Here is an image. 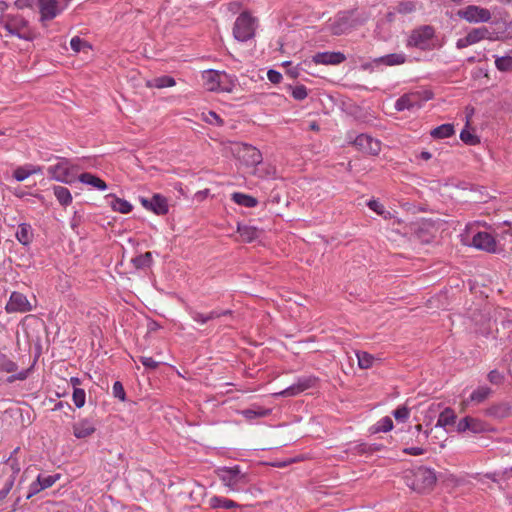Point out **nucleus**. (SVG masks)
<instances>
[{
	"label": "nucleus",
	"mask_w": 512,
	"mask_h": 512,
	"mask_svg": "<svg viewBox=\"0 0 512 512\" xmlns=\"http://www.w3.org/2000/svg\"><path fill=\"white\" fill-rule=\"evenodd\" d=\"M59 161L48 167L47 172L51 179L71 184L75 181L74 163L68 158H58Z\"/></svg>",
	"instance_id": "3"
},
{
	"label": "nucleus",
	"mask_w": 512,
	"mask_h": 512,
	"mask_svg": "<svg viewBox=\"0 0 512 512\" xmlns=\"http://www.w3.org/2000/svg\"><path fill=\"white\" fill-rule=\"evenodd\" d=\"M458 432L469 431V416L462 418L457 424Z\"/></svg>",
	"instance_id": "60"
},
{
	"label": "nucleus",
	"mask_w": 512,
	"mask_h": 512,
	"mask_svg": "<svg viewBox=\"0 0 512 512\" xmlns=\"http://www.w3.org/2000/svg\"><path fill=\"white\" fill-rule=\"evenodd\" d=\"M495 66L499 71H502V72L512 71V57L511 56H503V57L496 58Z\"/></svg>",
	"instance_id": "38"
},
{
	"label": "nucleus",
	"mask_w": 512,
	"mask_h": 512,
	"mask_svg": "<svg viewBox=\"0 0 512 512\" xmlns=\"http://www.w3.org/2000/svg\"><path fill=\"white\" fill-rule=\"evenodd\" d=\"M78 180L86 185L93 187L96 190L104 191L107 189V184L104 180L91 173H82L79 175Z\"/></svg>",
	"instance_id": "17"
},
{
	"label": "nucleus",
	"mask_w": 512,
	"mask_h": 512,
	"mask_svg": "<svg viewBox=\"0 0 512 512\" xmlns=\"http://www.w3.org/2000/svg\"><path fill=\"white\" fill-rule=\"evenodd\" d=\"M486 415L495 418H505L510 414V406L507 403H498L486 409Z\"/></svg>",
	"instance_id": "25"
},
{
	"label": "nucleus",
	"mask_w": 512,
	"mask_h": 512,
	"mask_svg": "<svg viewBox=\"0 0 512 512\" xmlns=\"http://www.w3.org/2000/svg\"><path fill=\"white\" fill-rule=\"evenodd\" d=\"M488 381L494 385H500L504 381V375L498 370H491L487 375Z\"/></svg>",
	"instance_id": "50"
},
{
	"label": "nucleus",
	"mask_w": 512,
	"mask_h": 512,
	"mask_svg": "<svg viewBox=\"0 0 512 512\" xmlns=\"http://www.w3.org/2000/svg\"><path fill=\"white\" fill-rule=\"evenodd\" d=\"M112 391H113V395L114 397L120 399L121 401H124L125 400V391H124V387L123 385L121 384V382L119 381H116L114 384H113V388H112Z\"/></svg>",
	"instance_id": "54"
},
{
	"label": "nucleus",
	"mask_w": 512,
	"mask_h": 512,
	"mask_svg": "<svg viewBox=\"0 0 512 512\" xmlns=\"http://www.w3.org/2000/svg\"><path fill=\"white\" fill-rule=\"evenodd\" d=\"M70 46L72 48L73 51L75 52H80V51H85V52H88L91 47L88 45V43L84 40H82L81 38L79 37H73L70 41Z\"/></svg>",
	"instance_id": "40"
},
{
	"label": "nucleus",
	"mask_w": 512,
	"mask_h": 512,
	"mask_svg": "<svg viewBox=\"0 0 512 512\" xmlns=\"http://www.w3.org/2000/svg\"><path fill=\"white\" fill-rule=\"evenodd\" d=\"M232 200L235 203L248 208L255 207L258 203V201L254 197L239 192H235L232 194Z\"/></svg>",
	"instance_id": "31"
},
{
	"label": "nucleus",
	"mask_w": 512,
	"mask_h": 512,
	"mask_svg": "<svg viewBox=\"0 0 512 512\" xmlns=\"http://www.w3.org/2000/svg\"><path fill=\"white\" fill-rule=\"evenodd\" d=\"M454 126L452 124H442L431 131V136L435 139H444L454 134Z\"/></svg>",
	"instance_id": "30"
},
{
	"label": "nucleus",
	"mask_w": 512,
	"mask_h": 512,
	"mask_svg": "<svg viewBox=\"0 0 512 512\" xmlns=\"http://www.w3.org/2000/svg\"><path fill=\"white\" fill-rule=\"evenodd\" d=\"M38 479L40 480L41 482V486H43V489H47V488H50L51 486H53L56 481H58L60 479V475L59 474H54V475H38Z\"/></svg>",
	"instance_id": "43"
},
{
	"label": "nucleus",
	"mask_w": 512,
	"mask_h": 512,
	"mask_svg": "<svg viewBox=\"0 0 512 512\" xmlns=\"http://www.w3.org/2000/svg\"><path fill=\"white\" fill-rule=\"evenodd\" d=\"M13 486H14V477L9 478L5 482L3 488L0 490V501L4 500L8 496V494L10 493Z\"/></svg>",
	"instance_id": "55"
},
{
	"label": "nucleus",
	"mask_w": 512,
	"mask_h": 512,
	"mask_svg": "<svg viewBox=\"0 0 512 512\" xmlns=\"http://www.w3.org/2000/svg\"><path fill=\"white\" fill-rule=\"evenodd\" d=\"M140 203L144 208L157 215H165L169 210L167 198L161 194H154L151 199L141 197Z\"/></svg>",
	"instance_id": "11"
},
{
	"label": "nucleus",
	"mask_w": 512,
	"mask_h": 512,
	"mask_svg": "<svg viewBox=\"0 0 512 512\" xmlns=\"http://www.w3.org/2000/svg\"><path fill=\"white\" fill-rule=\"evenodd\" d=\"M8 465L10 466V468L12 470V475L10 476V478H12V477L15 478L16 474L20 471V467H19L17 461L9 459Z\"/></svg>",
	"instance_id": "62"
},
{
	"label": "nucleus",
	"mask_w": 512,
	"mask_h": 512,
	"mask_svg": "<svg viewBox=\"0 0 512 512\" xmlns=\"http://www.w3.org/2000/svg\"><path fill=\"white\" fill-rule=\"evenodd\" d=\"M237 155L247 166H256L262 161L261 152L248 144H241L237 148Z\"/></svg>",
	"instance_id": "12"
},
{
	"label": "nucleus",
	"mask_w": 512,
	"mask_h": 512,
	"mask_svg": "<svg viewBox=\"0 0 512 512\" xmlns=\"http://www.w3.org/2000/svg\"><path fill=\"white\" fill-rule=\"evenodd\" d=\"M434 34V28L429 25H424L414 29L407 40V46L416 47L421 50L431 49L433 47L432 40Z\"/></svg>",
	"instance_id": "5"
},
{
	"label": "nucleus",
	"mask_w": 512,
	"mask_h": 512,
	"mask_svg": "<svg viewBox=\"0 0 512 512\" xmlns=\"http://www.w3.org/2000/svg\"><path fill=\"white\" fill-rule=\"evenodd\" d=\"M348 29H349L348 22L344 18L334 21L330 26V30L334 35L344 34L347 32Z\"/></svg>",
	"instance_id": "37"
},
{
	"label": "nucleus",
	"mask_w": 512,
	"mask_h": 512,
	"mask_svg": "<svg viewBox=\"0 0 512 512\" xmlns=\"http://www.w3.org/2000/svg\"><path fill=\"white\" fill-rule=\"evenodd\" d=\"M15 5L19 8V9H23L25 7H28L30 6V4L28 3V0H17L15 2Z\"/></svg>",
	"instance_id": "63"
},
{
	"label": "nucleus",
	"mask_w": 512,
	"mask_h": 512,
	"mask_svg": "<svg viewBox=\"0 0 512 512\" xmlns=\"http://www.w3.org/2000/svg\"><path fill=\"white\" fill-rule=\"evenodd\" d=\"M410 415V410L406 406H399L393 411V416L397 421L405 422Z\"/></svg>",
	"instance_id": "47"
},
{
	"label": "nucleus",
	"mask_w": 512,
	"mask_h": 512,
	"mask_svg": "<svg viewBox=\"0 0 512 512\" xmlns=\"http://www.w3.org/2000/svg\"><path fill=\"white\" fill-rule=\"evenodd\" d=\"M346 60L341 52H318L312 57L316 65H339Z\"/></svg>",
	"instance_id": "13"
},
{
	"label": "nucleus",
	"mask_w": 512,
	"mask_h": 512,
	"mask_svg": "<svg viewBox=\"0 0 512 512\" xmlns=\"http://www.w3.org/2000/svg\"><path fill=\"white\" fill-rule=\"evenodd\" d=\"M254 19L248 13H242L234 24V37L239 41H247L254 36Z\"/></svg>",
	"instance_id": "7"
},
{
	"label": "nucleus",
	"mask_w": 512,
	"mask_h": 512,
	"mask_svg": "<svg viewBox=\"0 0 512 512\" xmlns=\"http://www.w3.org/2000/svg\"><path fill=\"white\" fill-rule=\"evenodd\" d=\"M392 429H393L392 419L389 416H385L370 427V432L372 434H377L380 432H389Z\"/></svg>",
	"instance_id": "28"
},
{
	"label": "nucleus",
	"mask_w": 512,
	"mask_h": 512,
	"mask_svg": "<svg viewBox=\"0 0 512 512\" xmlns=\"http://www.w3.org/2000/svg\"><path fill=\"white\" fill-rule=\"evenodd\" d=\"M406 62V55L404 53H392L375 59V63L383 64L386 66L401 65Z\"/></svg>",
	"instance_id": "23"
},
{
	"label": "nucleus",
	"mask_w": 512,
	"mask_h": 512,
	"mask_svg": "<svg viewBox=\"0 0 512 512\" xmlns=\"http://www.w3.org/2000/svg\"><path fill=\"white\" fill-rule=\"evenodd\" d=\"M208 505L211 509H234L239 507L235 501L217 495L208 500Z\"/></svg>",
	"instance_id": "18"
},
{
	"label": "nucleus",
	"mask_w": 512,
	"mask_h": 512,
	"mask_svg": "<svg viewBox=\"0 0 512 512\" xmlns=\"http://www.w3.org/2000/svg\"><path fill=\"white\" fill-rule=\"evenodd\" d=\"M458 15L470 23L488 22L491 19V13L488 9L475 5H469L459 10Z\"/></svg>",
	"instance_id": "9"
},
{
	"label": "nucleus",
	"mask_w": 512,
	"mask_h": 512,
	"mask_svg": "<svg viewBox=\"0 0 512 512\" xmlns=\"http://www.w3.org/2000/svg\"><path fill=\"white\" fill-rule=\"evenodd\" d=\"M218 476L229 491H237L239 484L247 483L246 474L241 473L238 466L221 468Z\"/></svg>",
	"instance_id": "6"
},
{
	"label": "nucleus",
	"mask_w": 512,
	"mask_h": 512,
	"mask_svg": "<svg viewBox=\"0 0 512 512\" xmlns=\"http://www.w3.org/2000/svg\"><path fill=\"white\" fill-rule=\"evenodd\" d=\"M456 414L451 408H446L443 410L437 420L435 427L444 428L446 426H450L455 423Z\"/></svg>",
	"instance_id": "27"
},
{
	"label": "nucleus",
	"mask_w": 512,
	"mask_h": 512,
	"mask_svg": "<svg viewBox=\"0 0 512 512\" xmlns=\"http://www.w3.org/2000/svg\"><path fill=\"white\" fill-rule=\"evenodd\" d=\"M247 420L254 418L266 417L271 413L270 409L262 408L260 406H253L252 408L242 410L240 412Z\"/></svg>",
	"instance_id": "29"
},
{
	"label": "nucleus",
	"mask_w": 512,
	"mask_h": 512,
	"mask_svg": "<svg viewBox=\"0 0 512 512\" xmlns=\"http://www.w3.org/2000/svg\"><path fill=\"white\" fill-rule=\"evenodd\" d=\"M238 232H239L240 236L242 237V239L246 242L253 241L258 235L257 230L255 228L249 227V226L238 227Z\"/></svg>",
	"instance_id": "39"
},
{
	"label": "nucleus",
	"mask_w": 512,
	"mask_h": 512,
	"mask_svg": "<svg viewBox=\"0 0 512 512\" xmlns=\"http://www.w3.org/2000/svg\"><path fill=\"white\" fill-rule=\"evenodd\" d=\"M53 192L60 205L66 207L72 203V195L68 188L64 186H54Z\"/></svg>",
	"instance_id": "26"
},
{
	"label": "nucleus",
	"mask_w": 512,
	"mask_h": 512,
	"mask_svg": "<svg viewBox=\"0 0 512 512\" xmlns=\"http://www.w3.org/2000/svg\"><path fill=\"white\" fill-rule=\"evenodd\" d=\"M460 139L468 145H476L480 142L479 138L468 129H463L460 133Z\"/></svg>",
	"instance_id": "44"
},
{
	"label": "nucleus",
	"mask_w": 512,
	"mask_h": 512,
	"mask_svg": "<svg viewBox=\"0 0 512 512\" xmlns=\"http://www.w3.org/2000/svg\"><path fill=\"white\" fill-rule=\"evenodd\" d=\"M267 78L271 83L278 84L282 80V75L278 71L269 70L267 72Z\"/></svg>",
	"instance_id": "56"
},
{
	"label": "nucleus",
	"mask_w": 512,
	"mask_h": 512,
	"mask_svg": "<svg viewBox=\"0 0 512 512\" xmlns=\"http://www.w3.org/2000/svg\"><path fill=\"white\" fill-rule=\"evenodd\" d=\"M491 394H492L491 388H489L488 386H480L470 394L469 398L467 399L466 402H464V404H466V403L480 404V403L484 402L486 399H488Z\"/></svg>",
	"instance_id": "21"
},
{
	"label": "nucleus",
	"mask_w": 512,
	"mask_h": 512,
	"mask_svg": "<svg viewBox=\"0 0 512 512\" xmlns=\"http://www.w3.org/2000/svg\"><path fill=\"white\" fill-rule=\"evenodd\" d=\"M403 452L408 455L420 456L425 453V450L422 447H410L405 448Z\"/></svg>",
	"instance_id": "59"
},
{
	"label": "nucleus",
	"mask_w": 512,
	"mask_h": 512,
	"mask_svg": "<svg viewBox=\"0 0 512 512\" xmlns=\"http://www.w3.org/2000/svg\"><path fill=\"white\" fill-rule=\"evenodd\" d=\"M43 489V486H41L40 480L37 478L34 482H32L28 489V494L26 495V499L32 498L34 495L41 492Z\"/></svg>",
	"instance_id": "52"
},
{
	"label": "nucleus",
	"mask_w": 512,
	"mask_h": 512,
	"mask_svg": "<svg viewBox=\"0 0 512 512\" xmlns=\"http://www.w3.org/2000/svg\"><path fill=\"white\" fill-rule=\"evenodd\" d=\"M139 361L142 363V365L147 369H156L159 366V362L154 360L152 357L147 356H141L139 357Z\"/></svg>",
	"instance_id": "53"
},
{
	"label": "nucleus",
	"mask_w": 512,
	"mask_h": 512,
	"mask_svg": "<svg viewBox=\"0 0 512 512\" xmlns=\"http://www.w3.org/2000/svg\"><path fill=\"white\" fill-rule=\"evenodd\" d=\"M17 240L23 245H29L33 240V229L31 225L22 223L18 226L16 231Z\"/></svg>",
	"instance_id": "22"
},
{
	"label": "nucleus",
	"mask_w": 512,
	"mask_h": 512,
	"mask_svg": "<svg viewBox=\"0 0 512 512\" xmlns=\"http://www.w3.org/2000/svg\"><path fill=\"white\" fill-rule=\"evenodd\" d=\"M358 365L361 369H369L372 367L375 358L367 352H357Z\"/></svg>",
	"instance_id": "36"
},
{
	"label": "nucleus",
	"mask_w": 512,
	"mask_h": 512,
	"mask_svg": "<svg viewBox=\"0 0 512 512\" xmlns=\"http://www.w3.org/2000/svg\"><path fill=\"white\" fill-rule=\"evenodd\" d=\"M469 431L473 433H482L486 431V424L478 418L469 416Z\"/></svg>",
	"instance_id": "42"
},
{
	"label": "nucleus",
	"mask_w": 512,
	"mask_h": 512,
	"mask_svg": "<svg viewBox=\"0 0 512 512\" xmlns=\"http://www.w3.org/2000/svg\"><path fill=\"white\" fill-rule=\"evenodd\" d=\"M175 84L176 82L174 78L170 76H160L152 79L151 81H148L147 86L161 89L166 87H172Z\"/></svg>",
	"instance_id": "33"
},
{
	"label": "nucleus",
	"mask_w": 512,
	"mask_h": 512,
	"mask_svg": "<svg viewBox=\"0 0 512 512\" xmlns=\"http://www.w3.org/2000/svg\"><path fill=\"white\" fill-rule=\"evenodd\" d=\"M191 317L195 322H198L200 324H205L208 322L207 314H203L197 311H192Z\"/></svg>",
	"instance_id": "58"
},
{
	"label": "nucleus",
	"mask_w": 512,
	"mask_h": 512,
	"mask_svg": "<svg viewBox=\"0 0 512 512\" xmlns=\"http://www.w3.org/2000/svg\"><path fill=\"white\" fill-rule=\"evenodd\" d=\"M431 432H432V429L430 431L426 430L423 433L417 434L416 435V442L418 444H420V445L426 444L428 442V440H429V435H430Z\"/></svg>",
	"instance_id": "61"
},
{
	"label": "nucleus",
	"mask_w": 512,
	"mask_h": 512,
	"mask_svg": "<svg viewBox=\"0 0 512 512\" xmlns=\"http://www.w3.org/2000/svg\"><path fill=\"white\" fill-rule=\"evenodd\" d=\"M70 0H38L39 21L43 26L59 16L68 6Z\"/></svg>",
	"instance_id": "4"
},
{
	"label": "nucleus",
	"mask_w": 512,
	"mask_h": 512,
	"mask_svg": "<svg viewBox=\"0 0 512 512\" xmlns=\"http://www.w3.org/2000/svg\"><path fill=\"white\" fill-rule=\"evenodd\" d=\"M73 402L77 408L85 405L86 393L81 388H75L72 395Z\"/></svg>",
	"instance_id": "45"
},
{
	"label": "nucleus",
	"mask_w": 512,
	"mask_h": 512,
	"mask_svg": "<svg viewBox=\"0 0 512 512\" xmlns=\"http://www.w3.org/2000/svg\"><path fill=\"white\" fill-rule=\"evenodd\" d=\"M367 205L372 211L376 212L378 215L384 216V218H387V215H390L389 212H386L384 206L377 200H370Z\"/></svg>",
	"instance_id": "48"
},
{
	"label": "nucleus",
	"mask_w": 512,
	"mask_h": 512,
	"mask_svg": "<svg viewBox=\"0 0 512 512\" xmlns=\"http://www.w3.org/2000/svg\"><path fill=\"white\" fill-rule=\"evenodd\" d=\"M0 368L6 372H14L17 370V365L16 363H14L13 361L7 359L3 354H2V359L0 360Z\"/></svg>",
	"instance_id": "51"
},
{
	"label": "nucleus",
	"mask_w": 512,
	"mask_h": 512,
	"mask_svg": "<svg viewBox=\"0 0 512 512\" xmlns=\"http://www.w3.org/2000/svg\"><path fill=\"white\" fill-rule=\"evenodd\" d=\"M132 263L137 269H144L150 267L152 264V253L145 252L144 254L138 255L132 259Z\"/></svg>",
	"instance_id": "34"
},
{
	"label": "nucleus",
	"mask_w": 512,
	"mask_h": 512,
	"mask_svg": "<svg viewBox=\"0 0 512 512\" xmlns=\"http://www.w3.org/2000/svg\"><path fill=\"white\" fill-rule=\"evenodd\" d=\"M231 314H232L231 310H224V311L213 310V311L207 313V318H208V321H210V320L219 318L221 316H226V315H231Z\"/></svg>",
	"instance_id": "57"
},
{
	"label": "nucleus",
	"mask_w": 512,
	"mask_h": 512,
	"mask_svg": "<svg viewBox=\"0 0 512 512\" xmlns=\"http://www.w3.org/2000/svg\"><path fill=\"white\" fill-rule=\"evenodd\" d=\"M73 435L77 439H85L93 435L96 431L94 423L89 419H81L73 424Z\"/></svg>",
	"instance_id": "15"
},
{
	"label": "nucleus",
	"mask_w": 512,
	"mask_h": 512,
	"mask_svg": "<svg viewBox=\"0 0 512 512\" xmlns=\"http://www.w3.org/2000/svg\"><path fill=\"white\" fill-rule=\"evenodd\" d=\"M34 306L28 298L17 291L11 293L9 300L5 306L7 313H26L32 311Z\"/></svg>",
	"instance_id": "8"
},
{
	"label": "nucleus",
	"mask_w": 512,
	"mask_h": 512,
	"mask_svg": "<svg viewBox=\"0 0 512 512\" xmlns=\"http://www.w3.org/2000/svg\"><path fill=\"white\" fill-rule=\"evenodd\" d=\"M469 45H472V43H468L466 42V37L464 38H461L457 41V47L458 48H464V47H467Z\"/></svg>",
	"instance_id": "64"
},
{
	"label": "nucleus",
	"mask_w": 512,
	"mask_h": 512,
	"mask_svg": "<svg viewBox=\"0 0 512 512\" xmlns=\"http://www.w3.org/2000/svg\"><path fill=\"white\" fill-rule=\"evenodd\" d=\"M202 79L205 88L208 91H217L219 90V71L207 70L202 74Z\"/></svg>",
	"instance_id": "20"
},
{
	"label": "nucleus",
	"mask_w": 512,
	"mask_h": 512,
	"mask_svg": "<svg viewBox=\"0 0 512 512\" xmlns=\"http://www.w3.org/2000/svg\"><path fill=\"white\" fill-rule=\"evenodd\" d=\"M309 387H311V381L309 379H305L302 381H298L296 384L289 386L288 388L277 393L276 395H280L283 397H292V396H296L299 393L305 391Z\"/></svg>",
	"instance_id": "19"
},
{
	"label": "nucleus",
	"mask_w": 512,
	"mask_h": 512,
	"mask_svg": "<svg viewBox=\"0 0 512 512\" xmlns=\"http://www.w3.org/2000/svg\"><path fill=\"white\" fill-rule=\"evenodd\" d=\"M353 144L358 150L370 155L376 156L381 151V142L368 134L358 135Z\"/></svg>",
	"instance_id": "10"
},
{
	"label": "nucleus",
	"mask_w": 512,
	"mask_h": 512,
	"mask_svg": "<svg viewBox=\"0 0 512 512\" xmlns=\"http://www.w3.org/2000/svg\"><path fill=\"white\" fill-rule=\"evenodd\" d=\"M202 120L211 124L222 126L224 124L223 119L216 114L214 111H208L207 113H202Z\"/></svg>",
	"instance_id": "41"
},
{
	"label": "nucleus",
	"mask_w": 512,
	"mask_h": 512,
	"mask_svg": "<svg viewBox=\"0 0 512 512\" xmlns=\"http://www.w3.org/2000/svg\"><path fill=\"white\" fill-rule=\"evenodd\" d=\"M236 77L227 74L226 72H219V90L218 92H232L236 87Z\"/></svg>",
	"instance_id": "24"
},
{
	"label": "nucleus",
	"mask_w": 512,
	"mask_h": 512,
	"mask_svg": "<svg viewBox=\"0 0 512 512\" xmlns=\"http://www.w3.org/2000/svg\"><path fill=\"white\" fill-rule=\"evenodd\" d=\"M42 171H43V168L41 166L33 165V164H26L24 166L17 167L13 172V177L17 181L22 182L31 175L41 174Z\"/></svg>",
	"instance_id": "16"
},
{
	"label": "nucleus",
	"mask_w": 512,
	"mask_h": 512,
	"mask_svg": "<svg viewBox=\"0 0 512 512\" xmlns=\"http://www.w3.org/2000/svg\"><path fill=\"white\" fill-rule=\"evenodd\" d=\"M0 27L5 29L6 36H16L19 39L31 41L36 33L29 22L20 14H6L0 17Z\"/></svg>",
	"instance_id": "1"
},
{
	"label": "nucleus",
	"mask_w": 512,
	"mask_h": 512,
	"mask_svg": "<svg viewBox=\"0 0 512 512\" xmlns=\"http://www.w3.org/2000/svg\"><path fill=\"white\" fill-rule=\"evenodd\" d=\"M413 106V102L410 95H404L400 97L396 103L395 108L397 111H403L405 109H410Z\"/></svg>",
	"instance_id": "46"
},
{
	"label": "nucleus",
	"mask_w": 512,
	"mask_h": 512,
	"mask_svg": "<svg viewBox=\"0 0 512 512\" xmlns=\"http://www.w3.org/2000/svg\"><path fill=\"white\" fill-rule=\"evenodd\" d=\"M489 31L486 27L474 28L466 35V42L475 44L482 39L487 38Z\"/></svg>",
	"instance_id": "32"
},
{
	"label": "nucleus",
	"mask_w": 512,
	"mask_h": 512,
	"mask_svg": "<svg viewBox=\"0 0 512 512\" xmlns=\"http://www.w3.org/2000/svg\"><path fill=\"white\" fill-rule=\"evenodd\" d=\"M472 245L487 252H496V242L494 237L488 232H478L472 239Z\"/></svg>",
	"instance_id": "14"
},
{
	"label": "nucleus",
	"mask_w": 512,
	"mask_h": 512,
	"mask_svg": "<svg viewBox=\"0 0 512 512\" xmlns=\"http://www.w3.org/2000/svg\"><path fill=\"white\" fill-rule=\"evenodd\" d=\"M111 207L114 211L120 212L122 214H127L132 210V205L128 201L117 197H115L112 201Z\"/></svg>",
	"instance_id": "35"
},
{
	"label": "nucleus",
	"mask_w": 512,
	"mask_h": 512,
	"mask_svg": "<svg viewBox=\"0 0 512 512\" xmlns=\"http://www.w3.org/2000/svg\"><path fill=\"white\" fill-rule=\"evenodd\" d=\"M292 96L296 100H304L308 96L307 88L304 85H297L292 88Z\"/></svg>",
	"instance_id": "49"
},
{
	"label": "nucleus",
	"mask_w": 512,
	"mask_h": 512,
	"mask_svg": "<svg viewBox=\"0 0 512 512\" xmlns=\"http://www.w3.org/2000/svg\"><path fill=\"white\" fill-rule=\"evenodd\" d=\"M406 484L416 492L424 493L433 489L437 477L433 469L427 467H418L409 470L405 474Z\"/></svg>",
	"instance_id": "2"
}]
</instances>
